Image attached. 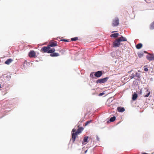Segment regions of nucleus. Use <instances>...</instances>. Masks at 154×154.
I'll use <instances>...</instances> for the list:
<instances>
[{"instance_id": "8", "label": "nucleus", "mask_w": 154, "mask_h": 154, "mask_svg": "<svg viewBox=\"0 0 154 154\" xmlns=\"http://www.w3.org/2000/svg\"><path fill=\"white\" fill-rule=\"evenodd\" d=\"M146 58L149 61H152L154 60V54H150L149 56H146Z\"/></svg>"}, {"instance_id": "20", "label": "nucleus", "mask_w": 154, "mask_h": 154, "mask_svg": "<svg viewBox=\"0 0 154 154\" xmlns=\"http://www.w3.org/2000/svg\"><path fill=\"white\" fill-rule=\"evenodd\" d=\"M116 118L115 116H113L110 118V121L111 122H114L116 119Z\"/></svg>"}, {"instance_id": "2", "label": "nucleus", "mask_w": 154, "mask_h": 154, "mask_svg": "<svg viewBox=\"0 0 154 154\" xmlns=\"http://www.w3.org/2000/svg\"><path fill=\"white\" fill-rule=\"evenodd\" d=\"M75 131L76 129L74 128L73 129L72 131V132H73V133L72 134V138L71 139L72 140L73 143L75 142L76 137H77L78 135V134L75 132Z\"/></svg>"}, {"instance_id": "22", "label": "nucleus", "mask_w": 154, "mask_h": 154, "mask_svg": "<svg viewBox=\"0 0 154 154\" xmlns=\"http://www.w3.org/2000/svg\"><path fill=\"white\" fill-rule=\"evenodd\" d=\"M78 37H75L74 38H72L71 39V40L72 41H75L78 40Z\"/></svg>"}, {"instance_id": "15", "label": "nucleus", "mask_w": 154, "mask_h": 154, "mask_svg": "<svg viewBox=\"0 0 154 154\" xmlns=\"http://www.w3.org/2000/svg\"><path fill=\"white\" fill-rule=\"evenodd\" d=\"M146 92L147 93L144 95V97H148L149 95L150 94V91H149L148 89H146Z\"/></svg>"}, {"instance_id": "31", "label": "nucleus", "mask_w": 154, "mask_h": 154, "mask_svg": "<svg viewBox=\"0 0 154 154\" xmlns=\"http://www.w3.org/2000/svg\"><path fill=\"white\" fill-rule=\"evenodd\" d=\"M97 140H98V141H99V137L98 136H97Z\"/></svg>"}, {"instance_id": "23", "label": "nucleus", "mask_w": 154, "mask_h": 154, "mask_svg": "<svg viewBox=\"0 0 154 154\" xmlns=\"http://www.w3.org/2000/svg\"><path fill=\"white\" fill-rule=\"evenodd\" d=\"M91 120L87 121L85 123V126H86L91 122Z\"/></svg>"}, {"instance_id": "4", "label": "nucleus", "mask_w": 154, "mask_h": 154, "mask_svg": "<svg viewBox=\"0 0 154 154\" xmlns=\"http://www.w3.org/2000/svg\"><path fill=\"white\" fill-rule=\"evenodd\" d=\"M120 42L118 38L116 39L112 43V46L114 47H119L121 45H122L120 43Z\"/></svg>"}, {"instance_id": "16", "label": "nucleus", "mask_w": 154, "mask_h": 154, "mask_svg": "<svg viewBox=\"0 0 154 154\" xmlns=\"http://www.w3.org/2000/svg\"><path fill=\"white\" fill-rule=\"evenodd\" d=\"M137 97V94L136 93H134L133 95L132 99L133 100H135Z\"/></svg>"}, {"instance_id": "5", "label": "nucleus", "mask_w": 154, "mask_h": 154, "mask_svg": "<svg viewBox=\"0 0 154 154\" xmlns=\"http://www.w3.org/2000/svg\"><path fill=\"white\" fill-rule=\"evenodd\" d=\"M109 79V78L106 77L102 79H99L96 81L97 83H103L106 82Z\"/></svg>"}, {"instance_id": "6", "label": "nucleus", "mask_w": 154, "mask_h": 154, "mask_svg": "<svg viewBox=\"0 0 154 154\" xmlns=\"http://www.w3.org/2000/svg\"><path fill=\"white\" fill-rule=\"evenodd\" d=\"M29 56L30 58H35L37 57L36 53L34 51H31L29 52Z\"/></svg>"}, {"instance_id": "21", "label": "nucleus", "mask_w": 154, "mask_h": 154, "mask_svg": "<svg viewBox=\"0 0 154 154\" xmlns=\"http://www.w3.org/2000/svg\"><path fill=\"white\" fill-rule=\"evenodd\" d=\"M150 28L151 29H154V21L151 23Z\"/></svg>"}, {"instance_id": "33", "label": "nucleus", "mask_w": 154, "mask_h": 154, "mask_svg": "<svg viewBox=\"0 0 154 154\" xmlns=\"http://www.w3.org/2000/svg\"><path fill=\"white\" fill-rule=\"evenodd\" d=\"M117 32V31H113L112 32V33H113L114 32Z\"/></svg>"}, {"instance_id": "34", "label": "nucleus", "mask_w": 154, "mask_h": 154, "mask_svg": "<svg viewBox=\"0 0 154 154\" xmlns=\"http://www.w3.org/2000/svg\"><path fill=\"white\" fill-rule=\"evenodd\" d=\"M141 91H142V90H141L140 91V94H141Z\"/></svg>"}, {"instance_id": "7", "label": "nucleus", "mask_w": 154, "mask_h": 154, "mask_svg": "<svg viewBox=\"0 0 154 154\" xmlns=\"http://www.w3.org/2000/svg\"><path fill=\"white\" fill-rule=\"evenodd\" d=\"M102 75V71H99L96 72L94 74L95 76L99 78Z\"/></svg>"}, {"instance_id": "25", "label": "nucleus", "mask_w": 154, "mask_h": 154, "mask_svg": "<svg viewBox=\"0 0 154 154\" xmlns=\"http://www.w3.org/2000/svg\"><path fill=\"white\" fill-rule=\"evenodd\" d=\"M136 76L137 77V78H140V74L138 73L137 72L136 74Z\"/></svg>"}, {"instance_id": "37", "label": "nucleus", "mask_w": 154, "mask_h": 154, "mask_svg": "<svg viewBox=\"0 0 154 154\" xmlns=\"http://www.w3.org/2000/svg\"><path fill=\"white\" fill-rule=\"evenodd\" d=\"M0 88H1V85L0 84Z\"/></svg>"}, {"instance_id": "36", "label": "nucleus", "mask_w": 154, "mask_h": 154, "mask_svg": "<svg viewBox=\"0 0 154 154\" xmlns=\"http://www.w3.org/2000/svg\"><path fill=\"white\" fill-rule=\"evenodd\" d=\"M147 66V65L145 66H144V67H146Z\"/></svg>"}, {"instance_id": "14", "label": "nucleus", "mask_w": 154, "mask_h": 154, "mask_svg": "<svg viewBox=\"0 0 154 154\" xmlns=\"http://www.w3.org/2000/svg\"><path fill=\"white\" fill-rule=\"evenodd\" d=\"M13 60L11 59H9L6 60V61L5 62V64L8 65Z\"/></svg>"}, {"instance_id": "10", "label": "nucleus", "mask_w": 154, "mask_h": 154, "mask_svg": "<svg viewBox=\"0 0 154 154\" xmlns=\"http://www.w3.org/2000/svg\"><path fill=\"white\" fill-rule=\"evenodd\" d=\"M57 42H51L49 43L48 46L50 47H53L57 46Z\"/></svg>"}, {"instance_id": "9", "label": "nucleus", "mask_w": 154, "mask_h": 154, "mask_svg": "<svg viewBox=\"0 0 154 154\" xmlns=\"http://www.w3.org/2000/svg\"><path fill=\"white\" fill-rule=\"evenodd\" d=\"M78 127V128L77 129V131H75V132L78 135L82 132L84 129V128L83 127H79V126Z\"/></svg>"}, {"instance_id": "17", "label": "nucleus", "mask_w": 154, "mask_h": 154, "mask_svg": "<svg viewBox=\"0 0 154 154\" xmlns=\"http://www.w3.org/2000/svg\"><path fill=\"white\" fill-rule=\"evenodd\" d=\"M119 35V34L118 33H114L111 35L110 37H113L114 38H116L118 37Z\"/></svg>"}, {"instance_id": "24", "label": "nucleus", "mask_w": 154, "mask_h": 154, "mask_svg": "<svg viewBox=\"0 0 154 154\" xmlns=\"http://www.w3.org/2000/svg\"><path fill=\"white\" fill-rule=\"evenodd\" d=\"M135 75H134V73H133L130 76V77L131 79H132L134 78V77L135 76Z\"/></svg>"}, {"instance_id": "38", "label": "nucleus", "mask_w": 154, "mask_h": 154, "mask_svg": "<svg viewBox=\"0 0 154 154\" xmlns=\"http://www.w3.org/2000/svg\"><path fill=\"white\" fill-rule=\"evenodd\" d=\"M87 150H86V151H85V153H86V152H87Z\"/></svg>"}, {"instance_id": "26", "label": "nucleus", "mask_w": 154, "mask_h": 154, "mask_svg": "<svg viewBox=\"0 0 154 154\" xmlns=\"http://www.w3.org/2000/svg\"><path fill=\"white\" fill-rule=\"evenodd\" d=\"M94 72H91L90 75V77L91 78H93L94 77Z\"/></svg>"}, {"instance_id": "29", "label": "nucleus", "mask_w": 154, "mask_h": 154, "mask_svg": "<svg viewBox=\"0 0 154 154\" xmlns=\"http://www.w3.org/2000/svg\"><path fill=\"white\" fill-rule=\"evenodd\" d=\"M61 41H62L65 42H68V40L67 39H62V40H61Z\"/></svg>"}, {"instance_id": "30", "label": "nucleus", "mask_w": 154, "mask_h": 154, "mask_svg": "<svg viewBox=\"0 0 154 154\" xmlns=\"http://www.w3.org/2000/svg\"><path fill=\"white\" fill-rule=\"evenodd\" d=\"M144 70L146 72H147L148 71V69L147 68H144Z\"/></svg>"}, {"instance_id": "19", "label": "nucleus", "mask_w": 154, "mask_h": 154, "mask_svg": "<svg viewBox=\"0 0 154 154\" xmlns=\"http://www.w3.org/2000/svg\"><path fill=\"white\" fill-rule=\"evenodd\" d=\"M88 137H85L84 138L83 142L85 143V144H86L87 142H88Z\"/></svg>"}, {"instance_id": "35", "label": "nucleus", "mask_w": 154, "mask_h": 154, "mask_svg": "<svg viewBox=\"0 0 154 154\" xmlns=\"http://www.w3.org/2000/svg\"><path fill=\"white\" fill-rule=\"evenodd\" d=\"M141 154H148L146 153H142Z\"/></svg>"}, {"instance_id": "13", "label": "nucleus", "mask_w": 154, "mask_h": 154, "mask_svg": "<svg viewBox=\"0 0 154 154\" xmlns=\"http://www.w3.org/2000/svg\"><path fill=\"white\" fill-rule=\"evenodd\" d=\"M59 55H60L58 53L54 52L51 53L50 55V56L51 57H57Z\"/></svg>"}, {"instance_id": "12", "label": "nucleus", "mask_w": 154, "mask_h": 154, "mask_svg": "<svg viewBox=\"0 0 154 154\" xmlns=\"http://www.w3.org/2000/svg\"><path fill=\"white\" fill-rule=\"evenodd\" d=\"M117 110L119 112H123L125 111V109L124 107H117Z\"/></svg>"}, {"instance_id": "18", "label": "nucleus", "mask_w": 154, "mask_h": 154, "mask_svg": "<svg viewBox=\"0 0 154 154\" xmlns=\"http://www.w3.org/2000/svg\"><path fill=\"white\" fill-rule=\"evenodd\" d=\"M136 48L137 49L141 48L142 47V44L141 43H139L136 45Z\"/></svg>"}, {"instance_id": "28", "label": "nucleus", "mask_w": 154, "mask_h": 154, "mask_svg": "<svg viewBox=\"0 0 154 154\" xmlns=\"http://www.w3.org/2000/svg\"><path fill=\"white\" fill-rule=\"evenodd\" d=\"M109 101L108 100L107 102V103H106V105L108 106H110V105L109 104Z\"/></svg>"}, {"instance_id": "27", "label": "nucleus", "mask_w": 154, "mask_h": 154, "mask_svg": "<svg viewBox=\"0 0 154 154\" xmlns=\"http://www.w3.org/2000/svg\"><path fill=\"white\" fill-rule=\"evenodd\" d=\"M138 56L139 57H141L143 56V54H138Z\"/></svg>"}, {"instance_id": "1", "label": "nucleus", "mask_w": 154, "mask_h": 154, "mask_svg": "<svg viewBox=\"0 0 154 154\" xmlns=\"http://www.w3.org/2000/svg\"><path fill=\"white\" fill-rule=\"evenodd\" d=\"M41 51L43 53L47 52L48 53H52L54 52L55 51V49L54 48L51 49L49 46L48 45L47 46H44L43 47L41 50Z\"/></svg>"}, {"instance_id": "3", "label": "nucleus", "mask_w": 154, "mask_h": 154, "mask_svg": "<svg viewBox=\"0 0 154 154\" xmlns=\"http://www.w3.org/2000/svg\"><path fill=\"white\" fill-rule=\"evenodd\" d=\"M119 19L118 17H116L112 20V26L113 27H116L118 26L119 25Z\"/></svg>"}, {"instance_id": "11", "label": "nucleus", "mask_w": 154, "mask_h": 154, "mask_svg": "<svg viewBox=\"0 0 154 154\" xmlns=\"http://www.w3.org/2000/svg\"><path fill=\"white\" fill-rule=\"evenodd\" d=\"M120 42L122 41H127V38L123 36H122L121 37L118 38Z\"/></svg>"}, {"instance_id": "32", "label": "nucleus", "mask_w": 154, "mask_h": 154, "mask_svg": "<svg viewBox=\"0 0 154 154\" xmlns=\"http://www.w3.org/2000/svg\"><path fill=\"white\" fill-rule=\"evenodd\" d=\"M103 93H100V94H99V95L100 96H102V95H103Z\"/></svg>"}]
</instances>
